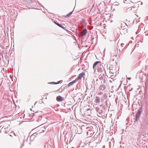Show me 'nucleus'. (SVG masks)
I'll return each mask as SVG.
<instances>
[{"mask_svg": "<svg viewBox=\"0 0 148 148\" xmlns=\"http://www.w3.org/2000/svg\"><path fill=\"white\" fill-rule=\"evenodd\" d=\"M93 68L94 72H97L98 74L101 73L103 74L106 73L105 68L100 61H97L95 62L93 64Z\"/></svg>", "mask_w": 148, "mask_h": 148, "instance_id": "1", "label": "nucleus"}, {"mask_svg": "<svg viewBox=\"0 0 148 148\" xmlns=\"http://www.w3.org/2000/svg\"><path fill=\"white\" fill-rule=\"evenodd\" d=\"M142 111L143 108L142 107L139 108L138 110V111L136 114L135 121V122L137 121L139 119V117L142 113Z\"/></svg>", "mask_w": 148, "mask_h": 148, "instance_id": "2", "label": "nucleus"}, {"mask_svg": "<svg viewBox=\"0 0 148 148\" xmlns=\"http://www.w3.org/2000/svg\"><path fill=\"white\" fill-rule=\"evenodd\" d=\"M87 32V30L86 29H84V30L80 32V36L82 37L85 36Z\"/></svg>", "mask_w": 148, "mask_h": 148, "instance_id": "3", "label": "nucleus"}, {"mask_svg": "<svg viewBox=\"0 0 148 148\" xmlns=\"http://www.w3.org/2000/svg\"><path fill=\"white\" fill-rule=\"evenodd\" d=\"M85 75V73L84 72H82L79 74L77 77L76 78V79L78 81V80L80 79L81 78L83 77Z\"/></svg>", "mask_w": 148, "mask_h": 148, "instance_id": "4", "label": "nucleus"}, {"mask_svg": "<svg viewBox=\"0 0 148 148\" xmlns=\"http://www.w3.org/2000/svg\"><path fill=\"white\" fill-rule=\"evenodd\" d=\"M77 80L75 79V80L70 82L68 85V87H69L73 85L74 83H75L77 82Z\"/></svg>", "mask_w": 148, "mask_h": 148, "instance_id": "5", "label": "nucleus"}, {"mask_svg": "<svg viewBox=\"0 0 148 148\" xmlns=\"http://www.w3.org/2000/svg\"><path fill=\"white\" fill-rule=\"evenodd\" d=\"M65 88L64 86H62L58 90V91L61 92L64 90Z\"/></svg>", "mask_w": 148, "mask_h": 148, "instance_id": "6", "label": "nucleus"}, {"mask_svg": "<svg viewBox=\"0 0 148 148\" xmlns=\"http://www.w3.org/2000/svg\"><path fill=\"white\" fill-rule=\"evenodd\" d=\"M100 102V99L98 97H96L95 99V102L96 103L99 104Z\"/></svg>", "mask_w": 148, "mask_h": 148, "instance_id": "7", "label": "nucleus"}, {"mask_svg": "<svg viewBox=\"0 0 148 148\" xmlns=\"http://www.w3.org/2000/svg\"><path fill=\"white\" fill-rule=\"evenodd\" d=\"M106 105H104L102 107V109L104 111L108 107L107 101L105 102Z\"/></svg>", "mask_w": 148, "mask_h": 148, "instance_id": "8", "label": "nucleus"}, {"mask_svg": "<svg viewBox=\"0 0 148 148\" xmlns=\"http://www.w3.org/2000/svg\"><path fill=\"white\" fill-rule=\"evenodd\" d=\"M56 100L58 101H62L61 97L60 96H58L56 97Z\"/></svg>", "mask_w": 148, "mask_h": 148, "instance_id": "9", "label": "nucleus"}, {"mask_svg": "<svg viewBox=\"0 0 148 148\" xmlns=\"http://www.w3.org/2000/svg\"><path fill=\"white\" fill-rule=\"evenodd\" d=\"M36 134H34L30 137V140L31 141H33L36 137Z\"/></svg>", "mask_w": 148, "mask_h": 148, "instance_id": "10", "label": "nucleus"}, {"mask_svg": "<svg viewBox=\"0 0 148 148\" xmlns=\"http://www.w3.org/2000/svg\"><path fill=\"white\" fill-rule=\"evenodd\" d=\"M104 110H100L98 112V114L99 115L102 116V114H104Z\"/></svg>", "mask_w": 148, "mask_h": 148, "instance_id": "11", "label": "nucleus"}, {"mask_svg": "<svg viewBox=\"0 0 148 148\" xmlns=\"http://www.w3.org/2000/svg\"><path fill=\"white\" fill-rule=\"evenodd\" d=\"M54 23L56 25H57L58 26L60 27H61V28H62V29H64V27L63 25H61L60 24H59V23H58L56 22H55Z\"/></svg>", "mask_w": 148, "mask_h": 148, "instance_id": "12", "label": "nucleus"}, {"mask_svg": "<svg viewBox=\"0 0 148 148\" xmlns=\"http://www.w3.org/2000/svg\"><path fill=\"white\" fill-rule=\"evenodd\" d=\"M100 74V75L99 76V79H102L103 78V77L104 76L105 74L101 73Z\"/></svg>", "mask_w": 148, "mask_h": 148, "instance_id": "13", "label": "nucleus"}, {"mask_svg": "<svg viewBox=\"0 0 148 148\" xmlns=\"http://www.w3.org/2000/svg\"><path fill=\"white\" fill-rule=\"evenodd\" d=\"M106 88L104 85H102L100 87V88L101 90H103L105 89Z\"/></svg>", "mask_w": 148, "mask_h": 148, "instance_id": "14", "label": "nucleus"}, {"mask_svg": "<svg viewBox=\"0 0 148 148\" xmlns=\"http://www.w3.org/2000/svg\"><path fill=\"white\" fill-rule=\"evenodd\" d=\"M96 111L98 113V112L100 110V108H99L98 107H96L95 108Z\"/></svg>", "mask_w": 148, "mask_h": 148, "instance_id": "15", "label": "nucleus"}, {"mask_svg": "<svg viewBox=\"0 0 148 148\" xmlns=\"http://www.w3.org/2000/svg\"><path fill=\"white\" fill-rule=\"evenodd\" d=\"M59 83H60L59 82H58L57 83H56L55 82H51L50 83H49L50 84H58Z\"/></svg>", "mask_w": 148, "mask_h": 148, "instance_id": "16", "label": "nucleus"}, {"mask_svg": "<svg viewBox=\"0 0 148 148\" xmlns=\"http://www.w3.org/2000/svg\"><path fill=\"white\" fill-rule=\"evenodd\" d=\"M70 16V15L69 14H67L66 15L64 16V17L66 18H67L69 17Z\"/></svg>", "mask_w": 148, "mask_h": 148, "instance_id": "17", "label": "nucleus"}, {"mask_svg": "<svg viewBox=\"0 0 148 148\" xmlns=\"http://www.w3.org/2000/svg\"><path fill=\"white\" fill-rule=\"evenodd\" d=\"M124 43H122L121 44V46L122 47H124Z\"/></svg>", "mask_w": 148, "mask_h": 148, "instance_id": "18", "label": "nucleus"}, {"mask_svg": "<svg viewBox=\"0 0 148 148\" xmlns=\"http://www.w3.org/2000/svg\"><path fill=\"white\" fill-rule=\"evenodd\" d=\"M73 11V10L72 12H69V14L71 16L72 14Z\"/></svg>", "mask_w": 148, "mask_h": 148, "instance_id": "19", "label": "nucleus"}, {"mask_svg": "<svg viewBox=\"0 0 148 148\" xmlns=\"http://www.w3.org/2000/svg\"><path fill=\"white\" fill-rule=\"evenodd\" d=\"M147 114H148L147 112H146V116H147Z\"/></svg>", "mask_w": 148, "mask_h": 148, "instance_id": "20", "label": "nucleus"}, {"mask_svg": "<svg viewBox=\"0 0 148 148\" xmlns=\"http://www.w3.org/2000/svg\"><path fill=\"white\" fill-rule=\"evenodd\" d=\"M132 89L130 90H129V91H131L132 90Z\"/></svg>", "mask_w": 148, "mask_h": 148, "instance_id": "21", "label": "nucleus"}, {"mask_svg": "<svg viewBox=\"0 0 148 148\" xmlns=\"http://www.w3.org/2000/svg\"><path fill=\"white\" fill-rule=\"evenodd\" d=\"M128 79H129V80H130L131 79V78H128Z\"/></svg>", "mask_w": 148, "mask_h": 148, "instance_id": "22", "label": "nucleus"}, {"mask_svg": "<svg viewBox=\"0 0 148 148\" xmlns=\"http://www.w3.org/2000/svg\"><path fill=\"white\" fill-rule=\"evenodd\" d=\"M102 106H103V105H101L100 106L101 107H102Z\"/></svg>", "mask_w": 148, "mask_h": 148, "instance_id": "23", "label": "nucleus"}, {"mask_svg": "<svg viewBox=\"0 0 148 148\" xmlns=\"http://www.w3.org/2000/svg\"><path fill=\"white\" fill-rule=\"evenodd\" d=\"M46 95H48V93H46Z\"/></svg>", "mask_w": 148, "mask_h": 148, "instance_id": "24", "label": "nucleus"}, {"mask_svg": "<svg viewBox=\"0 0 148 148\" xmlns=\"http://www.w3.org/2000/svg\"><path fill=\"white\" fill-rule=\"evenodd\" d=\"M10 136H11V137H12V136L11 135H10Z\"/></svg>", "mask_w": 148, "mask_h": 148, "instance_id": "25", "label": "nucleus"}, {"mask_svg": "<svg viewBox=\"0 0 148 148\" xmlns=\"http://www.w3.org/2000/svg\"><path fill=\"white\" fill-rule=\"evenodd\" d=\"M81 129V128H79V130H80Z\"/></svg>", "mask_w": 148, "mask_h": 148, "instance_id": "26", "label": "nucleus"}, {"mask_svg": "<svg viewBox=\"0 0 148 148\" xmlns=\"http://www.w3.org/2000/svg\"><path fill=\"white\" fill-rule=\"evenodd\" d=\"M74 148V147H72V148Z\"/></svg>", "mask_w": 148, "mask_h": 148, "instance_id": "27", "label": "nucleus"}]
</instances>
